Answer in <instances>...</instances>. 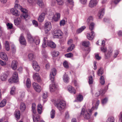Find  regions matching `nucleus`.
Listing matches in <instances>:
<instances>
[{"instance_id":"obj_10","label":"nucleus","mask_w":122,"mask_h":122,"mask_svg":"<svg viewBox=\"0 0 122 122\" xmlns=\"http://www.w3.org/2000/svg\"><path fill=\"white\" fill-rule=\"evenodd\" d=\"M95 34L93 31H92L90 33L87 34V38L89 40H92L94 38Z\"/></svg>"},{"instance_id":"obj_25","label":"nucleus","mask_w":122,"mask_h":122,"mask_svg":"<svg viewBox=\"0 0 122 122\" xmlns=\"http://www.w3.org/2000/svg\"><path fill=\"white\" fill-rule=\"evenodd\" d=\"M51 54L52 56L55 57L58 56L59 54V52L58 51H52Z\"/></svg>"},{"instance_id":"obj_54","label":"nucleus","mask_w":122,"mask_h":122,"mask_svg":"<svg viewBox=\"0 0 122 122\" xmlns=\"http://www.w3.org/2000/svg\"><path fill=\"white\" fill-rule=\"evenodd\" d=\"M66 23L65 20H61L60 22V24L61 26H64Z\"/></svg>"},{"instance_id":"obj_12","label":"nucleus","mask_w":122,"mask_h":122,"mask_svg":"<svg viewBox=\"0 0 122 122\" xmlns=\"http://www.w3.org/2000/svg\"><path fill=\"white\" fill-rule=\"evenodd\" d=\"M97 2L96 0H91L89 3V6L91 8L94 7L97 5Z\"/></svg>"},{"instance_id":"obj_18","label":"nucleus","mask_w":122,"mask_h":122,"mask_svg":"<svg viewBox=\"0 0 122 122\" xmlns=\"http://www.w3.org/2000/svg\"><path fill=\"white\" fill-rule=\"evenodd\" d=\"M68 90L70 93L74 94L76 93V90L74 88L70 86H69L67 87Z\"/></svg>"},{"instance_id":"obj_53","label":"nucleus","mask_w":122,"mask_h":122,"mask_svg":"<svg viewBox=\"0 0 122 122\" xmlns=\"http://www.w3.org/2000/svg\"><path fill=\"white\" fill-rule=\"evenodd\" d=\"M56 69L55 68H53L52 69L51 72L50 73L52 75H56Z\"/></svg>"},{"instance_id":"obj_56","label":"nucleus","mask_w":122,"mask_h":122,"mask_svg":"<svg viewBox=\"0 0 122 122\" xmlns=\"http://www.w3.org/2000/svg\"><path fill=\"white\" fill-rule=\"evenodd\" d=\"M65 56L67 57H71L73 56V54L71 53H70L65 54Z\"/></svg>"},{"instance_id":"obj_26","label":"nucleus","mask_w":122,"mask_h":122,"mask_svg":"<svg viewBox=\"0 0 122 122\" xmlns=\"http://www.w3.org/2000/svg\"><path fill=\"white\" fill-rule=\"evenodd\" d=\"M26 84L27 87L29 88L31 86V81L30 79L29 78H27L26 81Z\"/></svg>"},{"instance_id":"obj_61","label":"nucleus","mask_w":122,"mask_h":122,"mask_svg":"<svg viewBox=\"0 0 122 122\" xmlns=\"http://www.w3.org/2000/svg\"><path fill=\"white\" fill-rule=\"evenodd\" d=\"M22 7L20 6L18 4H15L14 8H17V9H20Z\"/></svg>"},{"instance_id":"obj_6","label":"nucleus","mask_w":122,"mask_h":122,"mask_svg":"<svg viewBox=\"0 0 122 122\" xmlns=\"http://www.w3.org/2000/svg\"><path fill=\"white\" fill-rule=\"evenodd\" d=\"M54 37L56 38H61L63 35V33L60 30H55L54 32Z\"/></svg>"},{"instance_id":"obj_19","label":"nucleus","mask_w":122,"mask_h":122,"mask_svg":"<svg viewBox=\"0 0 122 122\" xmlns=\"http://www.w3.org/2000/svg\"><path fill=\"white\" fill-rule=\"evenodd\" d=\"M15 117L17 119H19L20 118V111L18 110H16L14 113Z\"/></svg>"},{"instance_id":"obj_55","label":"nucleus","mask_w":122,"mask_h":122,"mask_svg":"<svg viewBox=\"0 0 122 122\" xmlns=\"http://www.w3.org/2000/svg\"><path fill=\"white\" fill-rule=\"evenodd\" d=\"M107 98H105L102 100V105H104L107 102Z\"/></svg>"},{"instance_id":"obj_29","label":"nucleus","mask_w":122,"mask_h":122,"mask_svg":"<svg viewBox=\"0 0 122 122\" xmlns=\"http://www.w3.org/2000/svg\"><path fill=\"white\" fill-rule=\"evenodd\" d=\"M33 86L34 89L36 92H38V84L36 82H34L33 84Z\"/></svg>"},{"instance_id":"obj_33","label":"nucleus","mask_w":122,"mask_h":122,"mask_svg":"<svg viewBox=\"0 0 122 122\" xmlns=\"http://www.w3.org/2000/svg\"><path fill=\"white\" fill-rule=\"evenodd\" d=\"M6 102V100L5 99H3L0 103V107H3L5 105Z\"/></svg>"},{"instance_id":"obj_15","label":"nucleus","mask_w":122,"mask_h":122,"mask_svg":"<svg viewBox=\"0 0 122 122\" xmlns=\"http://www.w3.org/2000/svg\"><path fill=\"white\" fill-rule=\"evenodd\" d=\"M0 57L1 59L5 61L8 60V57L6 55L4 52H0Z\"/></svg>"},{"instance_id":"obj_58","label":"nucleus","mask_w":122,"mask_h":122,"mask_svg":"<svg viewBox=\"0 0 122 122\" xmlns=\"http://www.w3.org/2000/svg\"><path fill=\"white\" fill-rule=\"evenodd\" d=\"M20 43L21 44L25 46L26 45V41L25 40H22L19 41Z\"/></svg>"},{"instance_id":"obj_28","label":"nucleus","mask_w":122,"mask_h":122,"mask_svg":"<svg viewBox=\"0 0 122 122\" xmlns=\"http://www.w3.org/2000/svg\"><path fill=\"white\" fill-rule=\"evenodd\" d=\"M43 110V106L40 104H39V114H41Z\"/></svg>"},{"instance_id":"obj_51","label":"nucleus","mask_w":122,"mask_h":122,"mask_svg":"<svg viewBox=\"0 0 122 122\" xmlns=\"http://www.w3.org/2000/svg\"><path fill=\"white\" fill-rule=\"evenodd\" d=\"M58 5H62L63 4V0H56Z\"/></svg>"},{"instance_id":"obj_50","label":"nucleus","mask_w":122,"mask_h":122,"mask_svg":"<svg viewBox=\"0 0 122 122\" xmlns=\"http://www.w3.org/2000/svg\"><path fill=\"white\" fill-rule=\"evenodd\" d=\"M55 76V75H52L50 73V80L52 82H53L54 81V77Z\"/></svg>"},{"instance_id":"obj_36","label":"nucleus","mask_w":122,"mask_h":122,"mask_svg":"<svg viewBox=\"0 0 122 122\" xmlns=\"http://www.w3.org/2000/svg\"><path fill=\"white\" fill-rule=\"evenodd\" d=\"M55 113V110L54 109H52L50 112V116L51 118L53 119L54 117Z\"/></svg>"},{"instance_id":"obj_42","label":"nucleus","mask_w":122,"mask_h":122,"mask_svg":"<svg viewBox=\"0 0 122 122\" xmlns=\"http://www.w3.org/2000/svg\"><path fill=\"white\" fill-rule=\"evenodd\" d=\"M33 78L35 80L38 81V73H35L33 75Z\"/></svg>"},{"instance_id":"obj_4","label":"nucleus","mask_w":122,"mask_h":122,"mask_svg":"<svg viewBox=\"0 0 122 122\" xmlns=\"http://www.w3.org/2000/svg\"><path fill=\"white\" fill-rule=\"evenodd\" d=\"M27 37L28 41L30 43L34 42L36 45L38 44V38L37 37L33 38L31 35L29 34H27Z\"/></svg>"},{"instance_id":"obj_23","label":"nucleus","mask_w":122,"mask_h":122,"mask_svg":"<svg viewBox=\"0 0 122 122\" xmlns=\"http://www.w3.org/2000/svg\"><path fill=\"white\" fill-rule=\"evenodd\" d=\"M45 14L44 13H42L39 17V21L42 22L44 19Z\"/></svg>"},{"instance_id":"obj_24","label":"nucleus","mask_w":122,"mask_h":122,"mask_svg":"<svg viewBox=\"0 0 122 122\" xmlns=\"http://www.w3.org/2000/svg\"><path fill=\"white\" fill-rule=\"evenodd\" d=\"M26 108L25 104L23 103H21L20 106V109L22 112H23L25 110Z\"/></svg>"},{"instance_id":"obj_13","label":"nucleus","mask_w":122,"mask_h":122,"mask_svg":"<svg viewBox=\"0 0 122 122\" xmlns=\"http://www.w3.org/2000/svg\"><path fill=\"white\" fill-rule=\"evenodd\" d=\"M60 14L58 13H56L52 17V19L54 21H57L60 19Z\"/></svg>"},{"instance_id":"obj_27","label":"nucleus","mask_w":122,"mask_h":122,"mask_svg":"<svg viewBox=\"0 0 122 122\" xmlns=\"http://www.w3.org/2000/svg\"><path fill=\"white\" fill-rule=\"evenodd\" d=\"M75 45L74 44H71V45L67 49V52H69L75 48Z\"/></svg>"},{"instance_id":"obj_2","label":"nucleus","mask_w":122,"mask_h":122,"mask_svg":"<svg viewBox=\"0 0 122 122\" xmlns=\"http://www.w3.org/2000/svg\"><path fill=\"white\" fill-rule=\"evenodd\" d=\"M47 46L53 48H55L56 46L54 43L52 41H48L47 37H45L43 39L42 47L45 48Z\"/></svg>"},{"instance_id":"obj_3","label":"nucleus","mask_w":122,"mask_h":122,"mask_svg":"<svg viewBox=\"0 0 122 122\" xmlns=\"http://www.w3.org/2000/svg\"><path fill=\"white\" fill-rule=\"evenodd\" d=\"M55 105L59 110L61 111L65 107L66 103L64 101L61 100L58 102L56 103Z\"/></svg>"},{"instance_id":"obj_41","label":"nucleus","mask_w":122,"mask_h":122,"mask_svg":"<svg viewBox=\"0 0 122 122\" xmlns=\"http://www.w3.org/2000/svg\"><path fill=\"white\" fill-rule=\"evenodd\" d=\"M100 83L101 84L104 85L105 83V80L103 76H101L100 78Z\"/></svg>"},{"instance_id":"obj_62","label":"nucleus","mask_w":122,"mask_h":122,"mask_svg":"<svg viewBox=\"0 0 122 122\" xmlns=\"http://www.w3.org/2000/svg\"><path fill=\"white\" fill-rule=\"evenodd\" d=\"M63 65L66 68H67L68 67L67 62L66 61H64V62L63 63Z\"/></svg>"},{"instance_id":"obj_5","label":"nucleus","mask_w":122,"mask_h":122,"mask_svg":"<svg viewBox=\"0 0 122 122\" xmlns=\"http://www.w3.org/2000/svg\"><path fill=\"white\" fill-rule=\"evenodd\" d=\"M20 10L23 12L22 14L20 15V17L22 19H25L26 20L29 18V16L28 15L27 13V11L25 9L22 7Z\"/></svg>"},{"instance_id":"obj_44","label":"nucleus","mask_w":122,"mask_h":122,"mask_svg":"<svg viewBox=\"0 0 122 122\" xmlns=\"http://www.w3.org/2000/svg\"><path fill=\"white\" fill-rule=\"evenodd\" d=\"M42 97V98L44 99H46L48 97L47 92H43Z\"/></svg>"},{"instance_id":"obj_20","label":"nucleus","mask_w":122,"mask_h":122,"mask_svg":"<svg viewBox=\"0 0 122 122\" xmlns=\"http://www.w3.org/2000/svg\"><path fill=\"white\" fill-rule=\"evenodd\" d=\"M17 62L16 61L14 60L13 61L11 65L12 68L14 70H15L17 67Z\"/></svg>"},{"instance_id":"obj_40","label":"nucleus","mask_w":122,"mask_h":122,"mask_svg":"<svg viewBox=\"0 0 122 122\" xmlns=\"http://www.w3.org/2000/svg\"><path fill=\"white\" fill-rule=\"evenodd\" d=\"M28 58L30 60H32L34 58L35 56L32 53H30L28 55Z\"/></svg>"},{"instance_id":"obj_46","label":"nucleus","mask_w":122,"mask_h":122,"mask_svg":"<svg viewBox=\"0 0 122 122\" xmlns=\"http://www.w3.org/2000/svg\"><path fill=\"white\" fill-rule=\"evenodd\" d=\"M93 77L92 76H90L89 77V84H91L93 83Z\"/></svg>"},{"instance_id":"obj_22","label":"nucleus","mask_w":122,"mask_h":122,"mask_svg":"<svg viewBox=\"0 0 122 122\" xmlns=\"http://www.w3.org/2000/svg\"><path fill=\"white\" fill-rule=\"evenodd\" d=\"M64 82L66 83H67L69 82V78L68 76L67 75L65 74L63 76V77Z\"/></svg>"},{"instance_id":"obj_14","label":"nucleus","mask_w":122,"mask_h":122,"mask_svg":"<svg viewBox=\"0 0 122 122\" xmlns=\"http://www.w3.org/2000/svg\"><path fill=\"white\" fill-rule=\"evenodd\" d=\"M18 80V78L12 76V78L9 80L8 81L9 83H13L17 82Z\"/></svg>"},{"instance_id":"obj_17","label":"nucleus","mask_w":122,"mask_h":122,"mask_svg":"<svg viewBox=\"0 0 122 122\" xmlns=\"http://www.w3.org/2000/svg\"><path fill=\"white\" fill-rule=\"evenodd\" d=\"M33 66L34 69L36 71H38V65L37 62L35 61H33Z\"/></svg>"},{"instance_id":"obj_59","label":"nucleus","mask_w":122,"mask_h":122,"mask_svg":"<svg viewBox=\"0 0 122 122\" xmlns=\"http://www.w3.org/2000/svg\"><path fill=\"white\" fill-rule=\"evenodd\" d=\"M32 22L34 25L35 26L37 27L38 25V23L35 20H34L32 21Z\"/></svg>"},{"instance_id":"obj_57","label":"nucleus","mask_w":122,"mask_h":122,"mask_svg":"<svg viewBox=\"0 0 122 122\" xmlns=\"http://www.w3.org/2000/svg\"><path fill=\"white\" fill-rule=\"evenodd\" d=\"M101 50L102 52H106L107 50L106 48L104 46L101 47Z\"/></svg>"},{"instance_id":"obj_63","label":"nucleus","mask_w":122,"mask_h":122,"mask_svg":"<svg viewBox=\"0 0 122 122\" xmlns=\"http://www.w3.org/2000/svg\"><path fill=\"white\" fill-rule=\"evenodd\" d=\"M0 64L2 66H4L6 65V63L5 62H4L0 60Z\"/></svg>"},{"instance_id":"obj_21","label":"nucleus","mask_w":122,"mask_h":122,"mask_svg":"<svg viewBox=\"0 0 122 122\" xmlns=\"http://www.w3.org/2000/svg\"><path fill=\"white\" fill-rule=\"evenodd\" d=\"M21 19L20 18L18 17L14 20V23L15 25H18L20 23Z\"/></svg>"},{"instance_id":"obj_1","label":"nucleus","mask_w":122,"mask_h":122,"mask_svg":"<svg viewBox=\"0 0 122 122\" xmlns=\"http://www.w3.org/2000/svg\"><path fill=\"white\" fill-rule=\"evenodd\" d=\"M99 103V100L97 101L95 106L92 107L91 110L88 109L86 111L83 108L81 112V116H83L84 118L86 119H89L90 118V116L91 115V113L93 109H97Z\"/></svg>"},{"instance_id":"obj_43","label":"nucleus","mask_w":122,"mask_h":122,"mask_svg":"<svg viewBox=\"0 0 122 122\" xmlns=\"http://www.w3.org/2000/svg\"><path fill=\"white\" fill-rule=\"evenodd\" d=\"M36 107V105L35 103H33L32 104V110L33 113H36L35 110V108Z\"/></svg>"},{"instance_id":"obj_48","label":"nucleus","mask_w":122,"mask_h":122,"mask_svg":"<svg viewBox=\"0 0 122 122\" xmlns=\"http://www.w3.org/2000/svg\"><path fill=\"white\" fill-rule=\"evenodd\" d=\"M16 90L15 87L14 86H13L12 87L11 90L10 92V94L11 95H13L15 94V91Z\"/></svg>"},{"instance_id":"obj_45","label":"nucleus","mask_w":122,"mask_h":122,"mask_svg":"<svg viewBox=\"0 0 122 122\" xmlns=\"http://www.w3.org/2000/svg\"><path fill=\"white\" fill-rule=\"evenodd\" d=\"M39 5L41 8L44 7V5L42 0H39Z\"/></svg>"},{"instance_id":"obj_35","label":"nucleus","mask_w":122,"mask_h":122,"mask_svg":"<svg viewBox=\"0 0 122 122\" xmlns=\"http://www.w3.org/2000/svg\"><path fill=\"white\" fill-rule=\"evenodd\" d=\"M103 73V69L102 68H100L97 72V75L99 76H101Z\"/></svg>"},{"instance_id":"obj_8","label":"nucleus","mask_w":122,"mask_h":122,"mask_svg":"<svg viewBox=\"0 0 122 122\" xmlns=\"http://www.w3.org/2000/svg\"><path fill=\"white\" fill-rule=\"evenodd\" d=\"M112 48L110 47H109L107 53L105 54V58L108 59L112 55Z\"/></svg>"},{"instance_id":"obj_64","label":"nucleus","mask_w":122,"mask_h":122,"mask_svg":"<svg viewBox=\"0 0 122 122\" xmlns=\"http://www.w3.org/2000/svg\"><path fill=\"white\" fill-rule=\"evenodd\" d=\"M25 40L23 36L21 34L20 35L19 39V41H22V40Z\"/></svg>"},{"instance_id":"obj_34","label":"nucleus","mask_w":122,"mask_h":122,"mask_svg":"<svg viewBox=\"0 0 122 122\" xmlns=\"http://www.w3.org/2000/svg\"><path fill=\"white\" fill-rule=\"evenodd\" d=\"M93 20V18L92 16H90L88 18L87 20V22L88 24H89L90 23H92V21Z\"/></svg>"},{"instance_id":"obj_31","label":"nucleus","mask_w":122,"mask_h":122,"mask_svg":"<svg viewBox=\"0 0 122 122\" xmlns=\"http://www.w3.org/2000/svg\"><path fill=\"white\" fill-rule=\"evenodd\" d=\"M7 77V75L5 73H4L1 76V79L2 81H5L6 80Z\"/></svg>"},{"instance_id":"obj_37","label":"nucleus","mask_w":122,"mask_h":122,"mask_svg":"<svg viewBox=\"0 0 122 122\" xmlns=\"http://www.w3.org/2000/svg\"><path fill=\"white\" fill-rule=\"evenodd\" d=\"M5 48L6 50L8 51L10 49V47L9 46V43L8 41H6L5 43Z\"/></svg>"},{"instance_id":"obj_47","label":"nucleus","mask_w":122,"mask_h":122,"mask_svg":"<svg viewBox=\"0 0 122 122\" xmlns=\"http://www.w3.org/2000/svg\"><path fill=\"white\" fill-rule=\"evenodd\" d=\"M89 24H90L89 26V29L92 31L94 29V24L93 23H92Z\"/></svg>"},{"instance_id":"obj_32","label":"nucleus","mask_w":122,"mask_h":122,"mask_svg":"<svg viewBox=\"0 0 122 122\" xmlns=\"http://www.w3.org/2000/svg\"><path fill=\"white\" fill-rule=\"evenodd\" d=\"M114 120L115 119L114 117L111 116L107 119L106 122H114Z\"/></svg>"},{"instance_id":"obj_52","label":"nucleus","mask_w":122,"mask_h":122,"mask_svg":"<svg viewBox=\"0 0 122 122\" xmlns=\"http://www.w3.org/2000/svg\"><path fill=\"white\" fill-rule=\"evenodd\" d=\"M6 25L8 29H11L13 27L12 24L11 23L10 24L9 23H8L6 24Z\"/></svg>"},{"instance_id":"obj_16","label":"nucleus","mask_w":122,"mask_h":122,"mask_svg":"<svg viewBox=\"0 0 122 122\" xmlns=\"http://www.w3.org/2000/svg\"><path fill=\"white\" fill-rule=\"evenodd\" d=\"M104 8L101 9L99 12L98 15L99 19L102 18L104 14Z\"/></svg>"},{"instance_id":"obj_49","label":"nucleus","mask_w":122,"mask_h":122,"mask_svg":"<svg viewBox=\"0 0 122 122\" xmlns=\"http://www.w3.org/2000/svg\"><path fill=\"white\" fill-rule=\"evenodd\" d=\"M83 99V96L81 95H78L77 97V100L78 101L81 102Z\"/></svg>"},{"instance_id":"obj_60","label":"nucleus","mask_w":122,"mask_h":122,"mask_svg":"<svg viewBox=\"0 0 122 122\" xmlns=\"http://www.w3.org/2000/svg\"><path fill=\"white\" fill-rule=\"evenodd\" d=\"M119 54V51L118 50H116L114 53L113 57L114 58H116Z\"/></svg>"},{"instance_id":"obj_30","label":"nucleus","mask_w":122,"mask_h":122,"mask_svg":"<svg viewBox=\"0 0 122 122\" xmlns=\"http://www.w3.org/2000/svg\"><path fill=\"white\" fill-rule=\"evenodd\" d=\"M89 42L88 41H83L82 43V45L86 47H88L90 45Z\"/></svg>"},{"instance_id":"obj_11","label":"nucleus","mask_w":122,"mask_h":122,"mask_svg":"<svg viewBox=\"0 0 122 122\" xmlns=\"http://www.w3.org/2000/svg\"><path fill=\"white\" fill-rule=\"evenodd\" d=\"M10 12L12 15L16 16H18L19 15L20 13L18 10L15 8L11 9L10 10Z\"/></svg>"},{"instance_id":"obj_39","label":"nucleus","mask_w":122,"mask_h":122,"mask_svg":"<svg viewBox=\"0 0 122 122\" xmlns=\"http://www.w3.org/2000/svg\"><path fill=\"white\" fill-rule=\"evenodd\" d=\"M27 2L29 3L32 4L34 3L36 4H38V0H27Z\"/></svg>"},{"instance_id":"obj_38","label":"nucleus","mask_w":122,"mask_h":122,"mask_svg":"<svg viewBox=\"0 0 122 122\" xmlns=\"http://www.w3.org/2000/svg\"><path fill=\"white\" fill-rule=\"evenodd\" d=\"M86 27L85 26H82L79 29H78V30H77V33H80L83 30H84L85 29V28Z\"/></svg>"},{"instance_id":"obj_7","label":"nucleus","mask_w":122,"mask_h":122,"mask_svg":"<svg viewBox=\"0 0 122 122\" xmlns=\"http://www.w3.org/2000/svg\"><path fill=\"white\" fill-rule=\"evenodd\" d=\"M51 28V23L49 21H46L45 24V31L46 33L47 34Z\"/></svg>"},{"instance_id":"obj_9","label":"nucleus","mask_w":122,"mask_h":122,"mask_svg":"<svg viewBox=\"0 0 122 122\" xmlns=\"http://www.w3.org/2000/svg\"><path fill=\"white\" fill-rule=\"evenodd\" d=\"M58 85L56 83L50 85L49 86L50 90L51 92H54L57 89Z\"/></svg>"}]
</instances>
